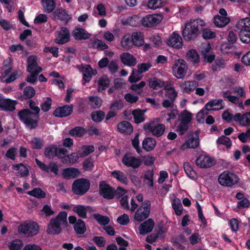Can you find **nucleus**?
Wrapping results in <instances>:
<instances>
[{
	"mask_svg": "<svg viewBox=\"0 0 250 250\" xmlns=\"http://www.w3.org/2000/svg\"><path fill=\"white\" fill-rule=\"evenodd\" d=\"M90 208L89 206H84L83 205H79L75 206L73 210L75 212L79 217L83 218H86L87 217L86 212L90 209Z\"/></svg>",
	"mask_w": 250,
	"mask_h": 250,
	"instance_id": "nucleus-35",
	"label": "nucleus"
},
{
	"mask_svg": "<svg viewBox=\"0 0 250 250\" xmlns=\"http://www.w3.org/2000/svg\"><path fill=\"white\" fill-rule=\"evenodd\" d=\"M198 86V82L195 81H185L181 83L180 87L184 93H190Z\"/></svg>",
	"mask_w": 250,
	"mask_h": 250,
	"instance_id": "nucleus-24",
	"label": "nucleus"
},
{
	"mask_svg": "<svg viewBox=\"0 0 250 250\" xmlns=\"http://www.w3.org/2000/svg\"><path fill=\"white\" fill-rule=\"evenodd\" d=\"M217 181L223 187H231L238 183L239 178L235 173L225 170L219 175Z\"/></svg>",
	"mask_w": 250,
	"mask_h": 250,
	"instance_id": "nucleus-5",
	"label": "nucleus"
},
{
	"mask_svg": "<svg viewBox=\"0 0 250 250\" xmlns=\"http://www.w3.org/2000/svg\"><path fill=\"white\" fill-rule=\"evenodd\" d=\"M55 213L54 210L51 208L50 206L47 205H44L41 210V214L45 217H49L54 215Z\"/></svg>",
	"mask_w": 250,
	"mask_h": 250,
	"instance_id": "nucleus-60",
	"label": "nucleus"
},
{
	"mask_svg": "<svg viewBox=\"0 0 250 250\" xmlns=\"http://www.w3.org/2000/svg\"><path fill=\"white\" fill-rule=\"evenodd\" d=\"M82 152L80 156L83 157L94 151V147L92 146H83L81 148Z\"/></svg>",
	"mask_w": 250,
	"mask_h": 250,
	"instance_id": "nucleus-62",
	"label": "nucleus"
},
{
	"mask_svg": "<svg viewBox=\"0 0 250 250\" xmlns=\"http://www.w3.org/2000/svg\"><path fill=\"white\" fill-rule=\"evenodd\" d=\"M13 167L15 170L19 171V173L21 177L26 176L29 174L28 168L22 163L14 165Z\"/></svg>",
	"mask_w": 250,
	"mask_h": 250,
	"instance_id": "nucleus-48",
	"label": "nucleus"
},
{
	"mask_svg": "<svg viewBox=\"0 0 250 250\" xmlns=\"http://www.w3.org/2000/svg\"><path fill=\"white\" fill-rule=\"evenodd\" d=\"M72 35L76 40H86L91 36L84 28L80 27H77L73 30Z\"/></svg>",
	"mask_w": 250,
	"mask_h": 250,
	"instance_id": "nucleus-23",
	"label": "nucleus"
},
{
	"mask_svg": "<svg viewBox=\"0 0 250 250\" xmlns=\"http://www.w3.org/2000/svg\"><path fill=\"white\" fill-rule=\"evenodd\" d=\"M172 207L177 215L180 216L182 214L183 208L181 200L179 198L174 197L172 199Z\"/></svg>",
	"mask_w": 250,
	"mask_h": 250,
	"instance_id": "nucleus-39",
	"label": "nucleus"
},
{
	"mask_svg": "<svg viewBox=\"0 0 250 250\" xmlns=\"http://www.w3.org/2000/svg\"><path fill=\"white\" fill-rule=\"evenodd\" d=\"M187 56L188 60L193 63H197L199 62V56L195 50H189L187 53Z\"/></svg>",
	"mask_w": 250,
	"mask_h": 250,
	"instance_id": "nucleus-52",
	"label": "nucleus"
},
{
	"mask_svg": "<svg viewBox=\"0 0 250 250\" xmlns=\"http://www.w3.org/2000/svg\"><path fill=\"white\" fill-rule=\"evenodd\" d=\"M27 193L32 196L40 199L45 197V193L40 188H35L31 191H29Z\"/></svg>",
	"mask_w": 250,
	"mask_h": 250,
	"instance_id": "nucleus-54",
	"label": "nucleus"
},
{
	"mask_svg": "<svg viewBox=\"0 0 250 250\" xmlns=\"http://www.w3.org/2000/svg\"><path fill=\"white\" fill-rule=\"evenodd\" d=\"M27 70L29 73L37 72L40 73L42 68L38 65V58L35 55L30 56L27 60Z\"/></svg>",
	"mask_w": 250,
	"mask_h": 250,
	"instance_id": "nucleus-17",
	"label": "nucleus"
},
{
	"mask_svg": "<svg viewBox=\"0 0 250 250\" xmlns=\"http://www.w3.org/2000/svg\"><path fill=\"white\" fill-rule=\"evenodd\" d=\"M110 81L106 76H103L98 81V91H102L105 90L108 87Z\"/></svg>",
	"mask_w": 250,
	"mask_h": 250,
	"instance_id": "nucleus-44",
	"label": "nucleus"
},
{
	"mask_svg": "<svg viewBox=\"0 0 250 250\" xmlns=\"http://www.w3.org/2000/svg\"><path fill=\"white\" fill-rule=\"evenodd\" d=\"M77 69L83 74V80L85 83L90 81L92 75L96 74V71H93L91 67L89 65H84L81 64L77 66Z\"/></svg>",
	"mask_w": 250,
	"mask_h": 250,
	"instance_id": "nucleus-18",
	"label": "nucleus"
},
{
	"mask_svg": "<svg viewBox=\"0 0 250 250\" xmlns=\"http://www.w3.org/2000/svg\"><path fill=\"white\" fill-rule=\"evenodd\" d=\"M93 13L96 17H104L107 14L105 7L102 3H99L95 7Z\"/></svg>",
	"mask_w": 250,
	"mask_h": 250,
	"instance_id": "nucleus-46",
	"label": "nucleus"
},
{
	"mask_svg": "<svg viewBox=\"0 0 250 250\" xmlns=\"http://www.w3.org/2000/svg\"><path fill=\"white\" fill-rule=\"evenodd\" d=\"M23 245L22 242L20 240H15L12 242L9 246L10 250H20Z\"/></svg>",
	"mask_w": 250,
	"mask_h": 250,
	"instance_id": "nucleus-64",
	"label": "nucleus"
},
{
	"mask_svg": "<svg viewBox=\"0 0 250 250\" xmlns=\"http://www.w3.org/2000/svg\"><path fill=\"white\" fill-rule=\"evenodd\" d=\"M134 122L136 124L143 122L145 119V112L140 109H136L132 111Z\"/></svg>",
	"mask_w": 250,
	"mask_h": 250,
	"instance_id": "nucleus-43",
	"label": "nucleus"
},
{
	"mask_svg": "<svg viewBox=\"0 0 250 250\" xmlns=\"http://www.w3.org/2000/svg\"><path fill=\"white\" fill-rule=\"evenodd\" d=\"M131 38L133 45L141 46L144 43V36L142 32H133L131 35Z\"/></svg>",
	"mask_w": 250,
	"mask_h": 250,
	"instance_id": "nucleus-29",
	"label": "nucleus"
},
{
	"mask_svg": "<svg viewBox=\"0 0 250 250\" xmlns=\"http://www.w3.org/2000/svg\"><path fill=\"white\" fill-rule=\"evenodd\" d=\"M123 164L127 167L136 169L142 164V160L139 157H135L130 154H125L122 158Z\"/></svg>",
	"mask_w": 250,
	"mask_h": 250,
	"instance_id": "nucleus-11",
	"label": "nucleus"
},
{
	"mask_svg": "<svg viewBox=\"0 0 250 250\" xmlns=\"http://www.w3.org/2000/svg\"><path fill=\"white\" fill-rule=\"evenodd\" d=\"M92 46L94 48L102 50L107 49L108 47V45L103 41L98 39H96L93 41Z\"/></svg>",
	"mask_w": 250,
	"mask_h": 250,
	"instance_id": "nucleus-61",
	"label": "nucleus"
},
{
	"mask_svg": "<svg viewBox=\"0 0 250 250\" xmlns=\"http://www.w3.org/2000/svg\"><path fill=\"white\" fill-rule=\"evenodd\" d=\"M163 20V16L160 14L149 15L144 17L142 24L146 27H152L158 24Z\"/></svg>",
	"mask_w": 250,
	"mask_h": 250,
	"instance_id": "nucleus-12",
	"label": "nucleus"
},
{
	"mask_svg": "<svg viewBox=\"0 0 250 250\" xmlns=\"http://www.w3.org/2000/svg\"><path fill=\"white\" fill-rule=\"evenodd\" d=\"M184 168L187 175L191 179H195L197 177L195 171L193 169L191 165L188 162L184 164Z\"/></svg>",
	"mask_w": 250,
	"mask_h": 250,
	"instance_id": "nucleus-47",
	"label": "nucleus"
},
{
	"mask_svg": "<svg viewBox=\"0 0 250 250\" xmlns=\"http://www.w3.org/2000/svg\"><path fill=\"white\" fill-rule=\"evenodd\" d=\"M168 45L176 48H180L182 46L183 42L180 36L174 32L169 37L167 41Z\"/></svg>",
	"mask_w": 250,
	"mask_h": 250,
	"instance_id": "nucleus-21",
	"label": "nucleus"
},
{
	"mask_svg": "<svg viewBox=\"0 0 250 250\" xmlns=\"http://www.w3.org/2000/svg\"><path fill=\"white\" fill-rule=\"evenodd\" d=\"M210 50V45L208 42L202 43L199 46L200 52L205 60L208 62H211L215 59V55L211 52Z\"/></svg>",
	"mask_w": 250,
	"mask_h": 250,
	"instance_id": "nucleus-16",
	"label": "nucleus"
},
{
	"mask_svg": "<svg viewBox=\"0 0 250 250\" xmlns=\"http://www.w3.org/2000/svg\"><path fill=\"white\" fill-rule=\"evenodd\" d=\"M39 226L37 223L35 222H25L20 225L18 227V231L27 236H33L39 233Z\"/></svg>",
	"mask_w": 250,
	"mask_h": 250,
	"instance_id": "nucleus-7",
	"label": "nucleus"
},
{
	"mask_svg": "<svg viewBox=\"0 0 250 250\" xmlns=\"http://www.w3.org/2000/svg\"><path fill=\"white\" fill-rule=\"evenodd\" d=\"M55 17H58L60 20L68 21L71 16L64 9L60 8H57L53 13Z\"/></svg>",
	"mask_w": 250,
	"mask_h": 250,
	"instance_id": "nucleus-40",
	"label": "nucleus"
},
{
	"mask_svg": "<svg viewBox=\"0 0 250 250\" xmlns=\"http://www.w3.org/2000/svg\"><path fill=\"white\" fill-rule=\"evenodd\" d=\"M67 225V213L64 211H61L56 216L50 219L46 231L50 235H58L62 231L63 227Z\"/></svg>",
	"mask_w": 250,
	"mask_h": 250,
	"instance_id": "nucleus-1",
	"label": "nucleus"
},
{
	"mask_svg": "<svg viewBox=\"0 0 250 250\" xmlns=\"http://www.w3.org/2000/svg\"><path fill=\"white\" fill-rule=\"evenodd\" d=\"M215 163V160L208 155H200L196 160V165L201 168H208L212 167Z\"/></svg>",
	"mask_w": 250,
	"mask_h": 250,
	"instance_id": "nucleus-15",
	"label": "nucleus"
},
{
	"mask_svg": "<svg viewBox=\"0 0 250 250\" xmlns=\"http://www.w3.org/2000/svg\"><path fill=\"white\" fill-rule=\"evenodd\" d=\"M229 22V19L227 17L217 15L214 18L215 25L219 27L225 26Z\"/></svg>",
	"mask_w": 250,
	"mask_h": 250,
	"instance_id": "nucleus-42",
	"label": "nucleus"
},
{
	"mask_svg": "<svg viewBox=\"0 0 250 250\" xmlns=\"http://www.w3.org/2000/svg\"><path fill=\"white\" fill-rule=\"evenodd\" d=\"M104 113L101 110L96 111L91 113L92 120L96 122H100L104 118Z\"/></svg>",
	"mask_w": 250,
	"mask_h": 250,
	"instance_id": "nucleus-58",
	"label": "nucleus"
},
{
	"mask_svg": "<svg viewBox=\"0 0 250 250\" xmlns=\"http://www.w3.org/2000/svg\"><path fill=\"white\" fill-rule=\"evenodd\" d=\"M165 95L166 97L171 100H175L178 95V93L174 87L170 82L166 83L164 85Z\"/></svg>",
	"mask_w": 250,
	"mask_h": 250,
	"instance_id": "nucleus-22",
	"label": "nucleus"
},
{
	"mask_svg": "<svg viewBox=\"0 0 250 250\" xmlns=\"http://www.w3.org/2000/svg\"><path fill=\"white\" fill-rule=\"evenodd\" d=\"M143 129L147 133H151L153 136L159 137L164 134L165 125L159 123L157 120L153 119L144 124Z\"/></svg>",
	"mask_w": 250,
	"mask_h": 250,
	"instance_id": "nucleus-4",
	"label": "nucleus"
},
{
	"mask_svg": "<svg viewBox=\"0 0 250 250\" xmlns=\"http://www.w3.org/2000/svg\"><path fill=\"white\" fill-rule=\"evenodd\" d=\"M199 145V139L198 137H191L187 140L184 144L181 146L182 150H185L187 148H194L198 146Z\"/></svg>",
	"mask_w": 250,
	"mask_h": 250,
	"instance_id": "nucleus-28",
	"label": "nucleus"
},
{
	"mask_svg": "<svg viewBox=\"0 0 250 250\" xmlns=\"http://www.w3.org/2000/svg\"><path fill=\"white\" fill-rule=\"evenodd\" d=\"M122 62L125 65L134 66L137 63L135 58L129 53H124L121 55Z\"/></svg>",
	"mask_w": 250,
	"mask_h": 250,
	"instance_id": "nucleus-27",
	"label": "nucleus"
},
{
	"mask_svg": "<svg viewBox=\"0 0 250 250\" xmlns=\"http://www.w3.org/2000/svg\"><path fill=\"white\" fill-rule=\"evenodd\" d=\"M111 176L120 182L125 184L127 185L128 183V180L125 175V174L120 170H113L111 172Z\"/></svg>",
	"mask_w": 250,
	"mask_h": 250,
	"instance_id": "nucleus-32",
	"label": "nucleus"
},
{
	"mask_svg": "<svg viewBox=\"0 0 250 250\" xmlns=\"http://www.w3.org/2000/svg\"><path fill=\"white\" fill-rule=\"evenodd\" d=\"M42 5L44 12L47 13L52 12L56 7L54 0H42Z\"/></svg>",
	"mask_w": 250,
	"mask_h": 250,
	"instance_id": "nucleus-38",
	"label": "nucleus"
},
{
	"mask_svg": "<svg viewBox=\"0 0 250 250\" xmlns=\"http://www.w3.org/2000/svg\"><path fill=\"white\" fill-rule=\"evenodd\" d=\"M165 84L163 81L156 78H153L149 80V86L154 89L164 86Z\"/></svg>",
	"mask_w": 250,
	"mask_h": 250,
	"instance_id": "nucleus-53",
	"label": "nucleus"
},
{
	"mask_svg": "<svg viewBox=\"0 0 250 250\" xmlns=\"http://www.w3.org/2000/svg\"><path fill=\"white\" fill-rule=\"evenodd\" d=\"M93 217L101 225L105 226L108 224L110 221L109 218L108 217L102 216L98 213L94 214Z\"/></svg>",
	"mask_w": 250,
	"mask_h": 250,
	"instance_id": "nucleus-56",
	"label": "nucleus"
},
{
	"mask_svg": "<svg viewBox=\"0 0 250 250\" xmlns=\"http://www.w3.org/2000/svg\"><path fill=\"white\" fill-rule=\"evenodd\" d=\"M90 105L94 108H97L100 107L103 103V101L100 97L97 96H90L89 97Z\"/></svg>",
	"mask_w": 250,
	"mask_h": 250,
	"instance_id": "nucleus-51",
	"label": "nucleus"
},
{
	"mask_svg": "<svg viewBox=\"0 0 250 250\" xmlns=\"http://www.w3.org/2000/svg\"><path fill=\"white\" fill-rule=\"evenodd\" d=\"M151 204L149 201L145 200L142 205L140 206L135 212L134 218L138 222H142L149 215Z\"/></svg>",
	"mask_w": 250,
	"mask_h": 250,
	"instance_id": "nucleus-8",
	"label": "nucleus"
},
{
	"mask_svg": "<svg viewBox=\"0 0 250 250\" xmlns=\"http://www.w3.org/2000/svg\"><path fill=\"white\" fill-rule=\"evenodd\" d=\"M205 25V21L199 19L187 22L182 31L184 39L186 41L194 40L199 35Z\"/></svg>",
	"mask_w": 250,
	"mask_h": 250,
	"instance_id": "nucleus-2",
	"label": "nucleus"
},
{
	"mask_svg": "<svg viewBox=\"0 0 250 250\" xmlns=\"http://www.w3.org/2000/svg\"><path fill=\"white\" fill-rule=\"evenodd\" d=\"M121 46L125 50H129L133 46L131 36L129 34L124 35L120 42Z\"/></svg>",
	"mask_w": 250,
	"mask_h": 250,
	"instance_id": "nucleus-30",
	"label": "nucleus"
},
{
	"mask_svg": "<svg viewBox=\"0 0 250 250\" xmlns=\"http://www.w3.org/2000/svg\"><path fill=\"white\" fill-rule=\"evenodd\" d=\"M17 103L16 101L0 96V108L5 111H12L15 109Z\"/></svg>",
	"mask_w": 250,
	"mask_h": 250,
	"instance_id": "nucleus-19",
	"label": "nucleus"
},
{
	"mask_svg": "<svg viewBox=\"0 0 250 250\" xmlns=\"http://www.w3.org/2000/svg\"><path fill=\"white\" fill-rule=\"evenodd\" d=\"M20 120L30 129L35 128L38 125L40 115L33 113L29 109H24L18 112Z\"/></svg>",
	"mask_w": 250,
	"mask_h": 250,
	"instance_id": "nucleus-3",
	"label": "nucleus"
},
{
	"mask_svg": "<svg viewBox=\"0 0 250 250\" xmlns=\"http://www.w3.org/2000/svg\"><path fill=\"white\" fill-rule=\"evenodd\" d=\"M79 173V171L77 168L69 167L64 169L62 170V174L64 178L70 179L78 176Z\"/></svg>",
	"mask_w": 250,
	"mask_h": 250,
	"instance_id": "nucleus-34",
	"label": "nucleus"
},
{
	"mask_svg": "<svg viewBox=\"0 0 250 250\" xmlns=\"http://www.w3.org/2000/svg\"><path fill=\"white\" fill-rule=\"evenodd\" d=\"M192 114L187 111L184 110L178 115L179 124L177 125L176 131L180 135H183L188 128V124L192 120Z\"/></svg>",
	"mask_w": 250,
	"mask_h": 250,
	"instance_id": "nucleus-6",
	"label": "nucleus"
},
{
	"mask_svg": "<svg viewBox=\"0 0 250 250\" xmlns=\"http://www.w3.org/2000/svg\"><path fill=\"white\" fill-rule=\"evenodd\" d=\"M90 187L89 181L85 179H79L75 180L72 185L73 192L78 195L85 194Z\"/></svg>",
	"mask_w": 250,
	"mask_h": 250,
	"instance_id": "nucleus-10",
	"label": "nucleus"
},
{
	"mask_svg": "<svg viewBox=\"0 0 250 250\" xmlns=\"http://www.w3.org/2000/svg\"><path fill=\"white\" fill-rule=\"evenodd\" d=\"M218 145H224L227 147H229L231 146V142L229 137L222 136L216 141Z\"/></svg>",
	"mask_w": 250,
	"mask_h": 250,
	"instance_id": "nucleus-57",
	"label": "nucleus"
},
{
	"mask_svg": "<svg viewBox=\"0 0 250 250\" xmlns=\"http://www.w3.org/2000/svg\"><path fill=\"white\" fill-rule=\"evenodd\" d=\"M222 102L223 101L221 99L212 100L206 104L205 108L208 111L222 109L224 108Z\"/></svg>",
	"mask_w": 250,
	"mask_h": 250,
	"instance_id": "nucleus-26",
	"label": "nucleus"
},
{
	"mask_svg": "<svg viewBox=\"0 0 250 250\" xmlns=\"http://www.w3.org/2000/svg\"><path fill=\"white\" fill-rule=\"evenodd\" d=\"M167 0H149L147 3V7L152 10H155L164 6Z\"/></svg>",
	"mask_w": 250,
	"mask_h": 250,
	"instance_id": "nucleus-36",
	"label": "nucleus"
},
{
	"mask_svg": "<svg viewBox=\"0 0 250 250\" xmlns=\"http://www.w3.org/2000/svg\"><path fill=\"white\" fill-rule=\"evenodd\" d=\"M81 157H82L80 156V153H72L70 155L63 157L62 160L63 163L74 164L77 161L79 158Z\"/></svg>",
	"mask_w": 250,
	"mask_h": 250,
	"instance_id": "nucleus-37",
	"label": "nucleus"
},
{
	"mask_svg": "<svg viewBox=\"0 0 250 250\" xmlns=\"http://www.w3.org/2000/svg\"><path fill=\"white\" fill-rule=\"evenodd\" d=\"M154 221L151 218L147 219L142 223L139 227V233L141 235H145L150 232L154 228Z\"/></svg>",
	"mask_w": 250,
	"mask_h": 250,
	"instance_id": "nucleus-20",
	"label": "nucleus"
},
{
	"mask_svg": "<svg viewBox=\"0 0 250 250\" xmlns=\"http://www.w3.org/2000/svg\"><path fill=\"white\" fill-rule=\"evenodd\" d=\"M240 40L244 43H250V30L246 29H239Z\"/></svg>",
	"mask_w": 250,
	"mask_h": 250,
	"instance_id": "nucleus-50",
	"label": "nucleus"
},
{
	"mask_svg": "<svg viewBox=\"0 0 250 250\" xmlns=\"http://www.w3.org/2000/svg\"><path fill=\"white\" fill-rule=\"evenodd\" d=\"M55 42L58 44H63L68 42L70 40V33L69 30L64 27L61 28L56 32Z\"/></svg>",
	"mask_w": 250,
	"mask_h": 250,
	"instance_id": "nucleus-13",
	"label": "nucleus"
},
{
	"mask_svg": "<svg viewBox=\"0 0 250 250\" xmlns=\"http://www.w3.org/2000/svg\"><path fill=\"white\" fill-rule=\"evenodd\" d=\"M73 111L72 105H64L62 107L57 108L53 113L56 117H64L70 115Z\"/></svg>",
	"mask_w": 250,
	"mask_h": 250,
	"instance_id": "nucleus-25",
	"label": "nucleus"
},
{
	"mask_svg": "<svg viewBox=\"0 0 250 250\" xmlns=\"http://www.w3.org/2000/svg\"><path fill=\"white\" fill-rule=\"evenodd\" d=\"M100 193L104 198L111 199L115 196V190L105 182L102 181L99 186Z\"/></svg>",
	"mask_w": 250,
	"mask_h": 250,
	"instance_id": "nucleus-14",
	"label": "nucleus"
},
{
	"mask_svg": "<svg viewBox=\"0 0 250 250\" xmlns=\"http://www.w3.org/2000/svg\"><path fill=\"white\" fill-rule=\"evenodd\" d=\"M84 133V129L81 127H76L69 131L70 135L79 137L83 136Z\"/></svg>",
	"mask_w": 250,
	"mask_h": 250,
	"instance_id": "nucleus-59",
	"label": "nucleus"
},
{
	"mask_svg": "<svg viewBox=\"0 0 250 250\" xmlns=\"http://www.w3.org/2000/svg\"><path fill=\"white\" fill-rule=\"evenodd\" d=\"M188 70L186 62L183 59H178L174 62L172 67V74L179 79H182L185 76Z\"/></svg>",
	"mask_w": 250,
	"mask_h": 250,
	"instance_id": "nucleus-9",
	"label": "nucleus"
},
{
	"mask_svg": "<svg viewBox=\"0 0 250 250\" xmlns=\"http://www.w3.org/2000/svg\"><path fill=\"white\" fill-rule=\"evenodd\" d=\"M146 85V83L144 81H141L140 83L137 84H132L130 89L134 91H136L138 94H140L143 91V88Z\"/></svg>",
	"mask_w": 250,
	"mask_h": 250,
	"instance_id": "nucleus-63",
	"label": "nucleus"
},
{
	"mask_svg": "<svg viewBox=\"0 0 250 250\" xmlns=\"http://www.w3.org/2000/svg\"><path fill=\"white\" fill-rule=\"evenodd\" d=\"M58 149L56 146L51 145L46 147L45 150L44 155L48 158H53L57 155Z\"/></svg>",
	"mask_w": 250,
	"mask_h": 250,
	"instance_id": "nucleus-49",
	"label": "nucleus"
},
{
	"mask_svg": "<svg viewBox=\"0 0 250 250\" xmlns=\"http://www.w3.org/2000/svg\"><path fill=\"white\" fill-rule=\"evenodd\" d=\"M142 77V73L138 69H133L131 74L128 78V81L131 83H135L140 80Z\"/></svg>",
	"mask_w": 250,
	"mask_h": 250,
	"instance_id": "nucleus-55",
	"label": "nucleus"
},
{
	"mask_svg": "<svg viewBox=\"0 0 250 250\" xmlns=\"http://www.w3.org/2000/svg\"><path fill=\"white\" fill-rule=\"evenodd\" d=\"M154 173L152 170H148L144 175V183L149 187H152L153 186Z\"/></svg>",
	"mask_w": 250,
	"mask_h": 250,
	"instance_id": "nucleus-45",
	"label": "nucleus"
},
{
	"mask_svg": "<svg viewBox=\"0 0 250 250\" xmlns=\"http://www.w3.org/2000/svg\"><path fill=\"white\" fill-rule=\"evenodd\" d=\"M117 128L120 132L127 134H130L133 132L132 125L127 121H123L119 124Z\"/></svg>",
	"mask_w": 250,
	"mask_h": 250,
	"instance_id": "nucleus-31",
	"label": "nucleus"
},
{
	"mask_svg": "<svg viewBox=\"0 0 250 250\" xmlns=\"http://www.w3.org/2000/svg\"><path fill=\"white\" fill-rule=\"evenodd\" d=\"M156 144L155 139L151 137L145 138L142 143L143 148L146 151L152 150Z\"/></svg>",
	"mask_w": 250,
	"mask_h": 250,
	"instance_id": "nucleus-33",
	"label": "nucleus"
},
{
	"mask_svg": "<svg viewBox=\"0 0 250 250\" xmlns=\"http://www.w3.org/2000/svg\"><path fill=\"white\" fill-rule=\"evenodd\" d=\"M76 233L78 234H83L86 231L84 222L81 219H78L73 226Z\"/></svg>",
	"mask_w": 250,
	"mask_h": 250,
	"instance_id": "nucleus-41",
	"label": "nucleus"
}]
</instances>
